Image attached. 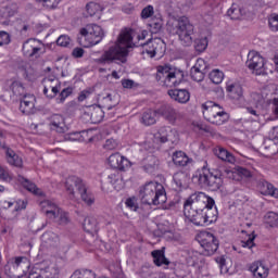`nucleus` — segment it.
<instances>
[{
	"label": "nucleus",
	"instance_id": "nucleus-1",
	"mask_svg": "<svg viewBox=\"0 0 278 278\" xmlns=\"http://www.w3.org/2000/svg\"><path fill=\"white\" fill-rule=\"evenodd\" d=\"M166 30L172 36H178L181 47H192L194 42V49L198 53H203L210 45L207 37L194 39V25L190 23V18L187 16L169 17L166 23Z\"/></svg>",
	"mask_w": 278,
	"mask_h": 278
},
{
	"label": "nucleus",
	"instance_id": "nucleus-2",
	"mask_svg": "<svg viewBox=\"0 0 278 278\" xmlns=\"http://www.w3.org/2000/svg\"><path fill=\"white\" fill-rule=\"evenodd\" d=\"M132 33V29L127 28L121 31L115 43L105 51V62H114L117 60V62L122 64H127L129 50L136 47Z\"/></svg>",
	"mask_w": 278,
	"mask_h": 278
},
{
	"label": "nucleus",
	"instance_id": "nucleus-3",
	"mask_svg": "<svg viewBox=\"0 0 278 278\" xmlns=\"http://www.w3.org/2000/svg\"><path fill=\"white\" fill-rule=\"evenodd\" d=\"M141 203L144 205H162L166 203V191L164 186L150 181L139 191Z\"/></svg>",
	"mask_w": 278,
	"mask_h": 278
},
{
	"label": "nucleus",
	"instance_id": "nucleus-4",
	"mask_svg": "<svg viewBox=\"0 0 278 278\" xmlns=\"http://www.w3.org/2000/svg\"><path fill=\"white\" fill-rule=\"evenodd\" d=\"M192 181L198 184L200 188H208V190L216 192L223 188V174H214L207 168V165H204L193 174Z\"/></svg>",
	"mask_w": 278,
	"mask_h": 278
},
{
	"label": "nucleus",
	"instance_id": "nucleus-5",
	"mask_svg": "<svg viewBox=\"0 0 278 278\" xmlns=\"http://www.w3.org/2000/svg\"><path fill=\"white\" fill-rule=\"evenodd\" d=\"M184 71L173 70L168 65H160L156 67L155 79L160 86L165 88H173L179 86L184 81Z\"/></svg>",
	"mask_w": 278,
	"mask_h": 278
},
{
	"label": "nucleus",
	"instance_id": "nucleus-6",
	"mask_svg": "<svg viewBox=\"0 0 278 278\" xmlns=\"http://www.w3.org/2000/svg\"><path fill=\"white\" fill-rule=\"evenodd\" d=\"M65 188L72 201L75 199V188H76V190L79 192L80 198L83 199L84 203H86V205H92V203H94V197L88 193L86 189V185L79 177L77 176L68 177L65 181Z\"/></svg>",
	"mask_w": 278,
	"mask_h": 278
},
{
	"label": "nucleus",
	"instance_id": "nucleus-7",
	"mask_svg": "<svg viewBox=\"0 0 278 278\" xmlns=\"http://www.w3.org/2000/svg\"><path fill=\"white\" fill-rule=\"evenodd\" d=\"M203 116L212 125H223L229 119V114L223 110L220 104L216 102L207 101L202 104Z\"/></svg>",
	"mask_w": 278,
	"mask_h": 278
},
{
	"label": "nucleus",
	"instance_id": "nucleus-8",
	"mask_svg": "<svg viewBox=\"0 0 278 278\" xmlns=\"http://www.w3.org/2000/svg\"><path fill=\"white\" fill-rule=\"evenodd\" d=\"M0 179L2 181H5L7 184H12V186H23V188H25L26 190H28V192H31L36 197H42L45 194L42 190L38 189V187L34 185V182H30L23 176H18L17 179L12 177V174H10V172L2 167L1 165Z\"/></svg>",
	"mask_w": 278,
	"mask_h": 278
},
{
	"label": "nucleus",
	"instance_id": "nucleus-9",
	"mask_svg": "<svg viewBox=\"0 0 278 278\" xmlns=\"http://www.w3.org/2000/svg\"><path fill=\"white\" fill-rule=\"evenodd\" d=\"M103 40V29L99 25H87L80 29V45L85 48L94 47Z\"/></svg>",
	"mask_w": 278,
	"mask_h": 278
},
{
	"label": "nucleus",
	"instance_id": "nucleus-10",
	"mask_svg": "<svg viewBox=\"0 0 278 278\" xmlns=\"http://www.w3.org/2000/svg\"><path fill=\"white\" fill-rule=\"evenodd\" d=\"M40 207L48 218H52L60 225L68 223V214L64 213L55 202L50 200H45L40 202Z\"/></svg>",
	"mask_w": 278,
	"mask_h": 278
},
{
	"label": "nucleus",
	"instance_id": "nucleus-11",
	"mask_svg": "<svg viewBox=\"0 0 278 278\" xmlns=\"http://www.w3.org/2000/svg\"><path fill=\"white\" fill-rule=\"evenodd\" d=\"M208 205H216L213 198L207 197L204 192H195L185 201L184 208L205 210Z\"/></svg>",
	"mask_w": 278,
	"mask_h": 278
},
{
	"label": "nucleus",
	"instance_id": "nucleus-12",
	"mask_svg": "<svg viewBox=\"0 0 278 278\" xmlns=\"http://www.w3.org/2000/svg\"><path fill=\"white\" fill-rule=\"evenodd\" d=\"M140 47H143V53H148L150 58L164 55L166 52V42L160 37H152L147 42L140 43Z\"/></svg>",
	"mask_w": 278,
	"mask_h": 278
},
{
	"label": "nucleus",
	"instance_id": "nucleus-13",
	"mask_svg": "<svg viewBox=\"0 0 278 278\" xmlns=\"http://www.w3.org/2000/svg\"><path fill=\"white\" fill-rule=\"evenodd\" d=\"M199 243L204 250V255H214L218 251V247H220V241L212 232H202Z\"/></svg>",
	"mask_w": 278,
	"mask_h": 278
},
{
	"label": "nucleus",
	"instance_id": "nucleus-14",
	"mask_svg": "<svg viewBox=\"0 0 278 278\" xmlns=\"http://www.w3.org/2000/svg\"><path fill=\"white\" fill-rule=\"evenodd\" d=\"M245 66L253 71L256 75H266V68H264V58L255 51H250L248 54V60Z\"/></svg>",
	"mask_w": 278,
	"mask_h": 278
},
{
	"label": "nucleus",
	"instance_id": "nucleus-15",
	"mask_svg": "<svg viewBox=\"0 0 278 278\" xmlns=\"http://www.w3.org/2000/svg\"><path fill=\"white\" fill-rule=\"evenodd\" d=\"M178 136L177 130L170 128V126H163L154 135V142H160L161 144L175 142Z\"/></svg>",
	"mask_w": 278,
	"mask_h": 278
},
{
	"label": "nucleus",
	"instance_id": "nucleus-16",
	"mask_svg": "<svg viewBox=\"0 0 278 278\" xmlns=\"http://www.w3.org/2000/svg\"><path fill=\"white\" fill-rule=\"evenodd\" d=\"M186 218L198 227H205V208H184Z\"/></svg>",
	"mask_w": 278,
	"mask_h": 278
},
{
	"label": "nucleus",
	"instance_id": "nucleus-17",
	"mask_svg": "<svg viewBox=\"0 0 278 278\" xmlns=\"http://www.w3.org/2000/svg\"><path fill=\"white\" fill-rule=\"evenodd\" d=\"M156 114H159V116H163V118H165V121H168L170 125H175L177 118L181 116V114L177 112V110H175L173 104L161 105L159 109H156Z\"/></svg>",
	"mask_w": 278,
	"mask_h": 278
},
{
	"label": "nucleus",
	"instance_id": "nucleus-18",
	"mask_svg": "<svg viewBox=\"0 0 278 278\" xmlns=\"http://www.w3.org/2000/svg\"><path fill=\"white\" fill-rule=\"evenodd\" d=\"M108 162L111 168H116L117 170H125V168H129V166H131L129 160L121 155L118 152L111 154Z\"/></svg>",
	"mask_w": 278,
	"mask_h": 278
},
{
	"label": "nucleus",
	"instance_id": "nucleus-19",
	"mask_svg": "<svg viewBox=\"0 0 278 278\" xmlns=\"http://www.w3.org/2000/svg\"><path fill=\"white\" fill-rule=\"evenodd\" d=\"M61 88L60 80L49 78L43 79V94H46L48 99L55 98Z\"/></svg>",
	"mask_w": 278,
	"mask_h": 278
},
{
	"label": "nucleus",
	"instance_id": "nucleus-20",
	"mask_svg": "<svg viewBox=\"0 0 278 278\" xmlns=\"http://www.w3.org/2000/svg\"><path fill=\"white\" fill-rule=\"evenodd\" d=\"M228 179H233L235 181H240L241 179H251L253 174L245 167L237 166L233 170L225 169L224 172Z\"/></svg>",
	"mask_w": 278,
	"mask_h": 278
},
{
	"label": "nucleus",
	"instance_id": "nucleus-21",
	"mask_svg": "<svg viewBox=\"0 0 278 278\" xmlns=\"http://www.w3.org/2000/svg\"><path fill=\"white\" fill-rule=\"evenodd\" d=\"M20 110L23 114H34L36 110V96L25 94L21 100Z\"/></svg>",
	"mask_w": 278,
	"mask_h": 278
},
{
	"label": "nucleus",
	"instance_id": "nucleus-22",
	"mask_svg": "<svg viewBox=\"0 0 278 278\" xmlns=\"http://www.w3.org/2000/svg\"><path fill=\"white\" fill-rule=\"evenodd\" d=\"M167 94L173 101H176V103L186 104L190 101V91L187 89H169Z\"/></svg>",
	"mask_w": 278,
	"mask_h": 278
},
{
	"label": "nucleus",
	"instance_id": "nucleus-23",
	"mask_svg": "<svg viewBox=\"0 0 278 278\" xmlns=\"http://www.w3.org/2000/svg\"><path fill=\"white\" fill-rule=\"evenodd\" d=\"M103 4L99 2L91 1L86 4L87 16H91L94 18V21H101V16H103Z\"/></svg>",
	"mask_w": 278,
	"mask_h": 278
},
{
	"label": "nucleus",
	"instance_id": "nucleus-24",
	"mask_svg": "<svg viewBox=\"0 0 278 278\" xmlns=\"http://www.w3.org/2000/svg\"><path fill=\"white\" fill-rule=\"evenodd\" d=\"M49 127L52 131L58 134H64L66 131V125L64 124V117L59 114H54L49 118Z\"/></svg>",
	"mask_w": 278,
	"mask_h": 278
},
{
	"label": "nucleus",
	"instance_id": "nucleus-25",
	"mask_svg": "<svg viewBox=\"0 0 278 278\" xmlns=\"http://www.w3.org/2000/svg\"><path fill=\"white\" fill-rule=\"evenodd\" d=\"M142 169L146 173H155V170H160V159L157 156L151 154L148 155L143 161H142Z\"/></svg>",
	"mask_w": 278,
	"mask_h": 278
},
{
	"label": "nucleus",
	"instance_id": "nucleus-26",
	"mask_svg": "<svg viewBox=\"0 0 278 278\" xmlns=\"http://www.w3.org/2000/svg\"><path fill=\"white\" fill-rule=\"evenodd\" d=\"M22 51L27 58L36 55L37 51H40V41L36 39H28L24 42Z\"/></svg>",
	"mask_w": 278,
	"mask_h": 278
},
{
	"label": "nucleus",
	"instance_id": "nucleus-27",
	"mask_svg": "<svg viewBox=\"0 0 278 278\" xmlns=\"http://www.w3.org/2000/svg\"><path fill=\"white\" fill-rule=\"evenodd\" d=\"M16 12H18V4L10 0L2 2L0 5V16L8 18V16H14Z\"/></svg>",
	"mask_w": 278,
	"mask_h": 278
},
{
	"label": "nucleus",
	"instance_id": "nucleus-28",
	"mask_svg": "<svg viewBox=\"0 0 278 278\" xmlns=\"http://www.w3.org/2000/svg\"><path fill=\"white\" fill-rule=\"evenodd\" d=\"M226 92H228V97H230V99L240 101L244 94V89L242 88V85L233 83L226 86Z\"/></svg>",
	"mask_w": 278,
	"mask_h": 278
},
{
	"label": "nucleus",
	"instance_id": "nucleus-29",
	"mask_svg": "<svg viewBox=\"0 0 278 278\" xmlns=\"http://www.w3.org/2000/svg\"><path fill=\"white\" fill-rule=\"evenodd\" d=\"M250 270L254 278H266L268 277V267L264 263L257 261L250 266Z\"/></svg>",
	"mask_w": 278,
	"mask_h": 278
},
{
	"label": "nucleus",
	"instance_id": "nucleus-30",
	"mask_svg": "<svg viewBox=\"0 0 278 278\" xmlns=\"http://www.w3.org/2000/svg\"><path fill=\"white\" fill-rule=\"evenodd\" d=\"M218 220V210L214 205L204 208V227H210L212 223Z\"/></svg>",
	"mask_w": 278,
	"mask_h": 278
},
{
	"label": "nucleus",
	"instance_id": "nucleus-31",
	"mask_svg": "<svg viewBox=\"0 0 278 278\" xmlns=\"http://www.w3.org/2000/svg\"><path fill=\"white\" fill-rule=\"evenodd\" d=\"M213 151L216 157H218L223 162H228V164H235L236 156H233V154H231L225 148L218 147V148H215Z\"/></svg>",
	"mask_w": 278,
	"mask_h": 278
},
{
	"label": "nucleus",
	"instance_id": "nucleus-32",
	"mask_svg": "<svg viewBox=\"0 0 278 278\" xmlns=\"http://www.w3.org/2000/svg\"><path fill=\"white\" fill-rule=\"evenodd\" d=\"M173 162L175 166L184 167L188 164H192V159H190L184 151H176L173 154Z\"/></svg>",
	"mask_w": 278,
	"mask_h": 278
},
{
	"label": "nucleus",
	"instance_id": "nucleus-33",
	"mask_svg": "<svg viewBox=\"0 0 278 278\" xmlns=\"http://www.w3.org/2000/svg\"><path fill=\"white\" fill-rule=\"evenodd\" d=\"M258 188L262 192V194H268L269 197H275L278 199V189L273 186V184L263 180L258 182Z\"/></svg>",
	"mask_w": 278,
	"mask_h": 278
},
{
	"label": "nucleus",
	"instance_id": "nucleus-34",
	"mask_svg": "<svg viewBox=\"0 0 278 278\" xmlns=\"http://www.w3.org/2000/svg\"><path fill=\"white\" fill-rule=\"evenodd\" d=\"M155 266H169L170 261L166 258L164 250H154L151 253Z\"/></svg>",
	"mask_w": 278,
	"mask_h": 278
},
{
	"label": "nucleus",
	"instance_id": "nucleus-35",
	"mask_svg": "<svg viewBox=\"0 0 278 278\" xmlns=\"http://www.w3.org/2000/svg\"><path fill=\"white\" fill-rule=\"evenodd\" d=\"M7 161L11 166L23 168V159H21V156L14 153L10 148H7Z\"/></svg>",
	"mask_w": 278,
	"mask_h": 278
},
{
	"label": "nucleus",
	"instance_id": "nucleus-36",
	"mask_svg": "<svg viewBox=\"0 0 278 278\" xmlns=\"http://www.w3.org/2000/svg\"><path fill=\"white\" fill-rule=\"evenodd\" d=\"M4 90H11L14 94H21L25 90V87L17 79H10L5 83Z\"/></svg>",
	"mask_w": 278,
	"mask_h": 278
},
{
	"label": "nucleus",
	"instance_id": "nucleus-37",
	"mask_svg": "<svg viewBox=\"0 0 278 278\" xmlns=\"http://www.w3.org/2000/svg\"><path fill=\"white\" fill-rule=\"evenodd\" d=\"M151 34H160L162 31V27H164V21L162 17H154L149 23Z\"/></svg>",
	"mask_w": 278,
	"mask_h": 278
},
{
	"label": "nucleus",
	"instance_id": "nucleus-38",
	"mask_svg": "<svg viewBox=\"0 0 278 278\" xmlns=\"http://www.w3.org/2000/svg\"><path fill=\"white\" fill-rule=\"evenodd\" d=\"M157 114L156 111H151L148 110L142 114L141 117V122L143 123V125L146 126H151V125H155L156 119H155V115Z\"/></svg>",
	"mask_w": 278,
	"mask_h": 278
},
{
	"label": "nucleus",
	"instance_id": "nucleus-39",
	"mask_svg": "<svg viewBox=\"0 0 278 278\" xmlns=\"http://www.w3.org/2000/svg\"><path fill=\"white\" fill-rule=\"evenodd\" d=\"M83 227L88 233H92L99 229L97 219L94 217L85 218Z\"/></svg>",
	"mask_w": 278,
	"mask_h": 278
},
{
	"label": "nucleus",
	"instance_id": "nucleus-40",
	"mask_svg": "<svg viewBox=\"0 0 278 278\" xmlns=\"http://www.w3.org/2000/svg\"><path fill=\"white\" fill-rule=\"evenodd\" d=\"M264 223L268 227H278V214L273 211L267 212L264 216Z\"/></svg>",
	"mask_w": 278,
	"mask_h": 278
},
{
	"label": "nucleus",
	"instance_id": "nucleus-41",
	"mask_svg": "<svg viewBox=\"0 0 278 278\" xmlns=\"http://www.w3.org/2000/svg\"><path fill=\"white\" fill-rule=\"evenodd\" d=\"M173 179L177 188H184L186 181H188V174H186V172H178L174 174Z\"/></svg>",
	"mask_w": 278,
	"mask_h": 278
},
{
	"label": "nucleus",
	"instance_id": "nucleus-42",
	"mask_svg": "<svg viewBox=\"0 0 278 278\" xmlns=\"http://www.w3.org/2000/svg\"><path fill=\"white\" fill-rule=\"evenodd\" d=\"M227 15L231 18V21H240V18H242V9L232 5L227 11Z\"/></svg>",
	"mask_w": 278,
	"mask_h": 278
},
{
	"label": "nucleus",
	"instance_id": "nucleus-43",
	"mask_svg": "<svg viewBox=\"0 0 278 278\" xmlns=\"http://www.w3.org/2000/svg\"><path fill=\"white\" fill-rule=\"evenodd\" d=\"M225 77V74L219 71V70H213L211 73H210V79L213 84H222L223 83V79Z\"/></svg>",
	"mask_w": 278,
	"mask_h": 278
},
{
	"label": "nucleus",
	"instance_id": "nucleus-44",
	"mask_svg": "<svg viewBox=\"0 0 278 278\" xmlns=\"http://www.w3.org/2000/svg\"><path fill=\"white\" fill-rule=\"evenodd\" d=\"M46 10H55L62 0H37Z\"/></svg>",
	"mask_w": 278,
	"mask_h": 278
},
{
	"label": "nucleus",
	"instance_id": "nucleus-45",
	"mask_svg": "<svg viewBox=\"0 0 278 278\" xmlns=\"http://www.w3.org/2000/svg\"><path fill=\"white\" fill-rule=\"evenodd\" d=\"M41 240L47 244H53V242H58L59 237L55 235V232L47 231L42 235Z\"/></svg>",
	"mask_w": 278,
	"mask_h": 278
},
{
	"label": "nucleus",
	"instance_id": "nucleus-46",
	"mask_svg": "<svg viewBox=\"0 0 278 278\" xmlns=\"http://www.w3.org/2000/svg\"><path fill=\"white\" fill-rule=\"evenodd\" d=\"M142 278H153V269L151 265H143L137 273Z\"/></svg>",
	"mask_w": 278,
	"mask_h": 278
},
{
	"label": "nucleus",
	"instance_id": "nucleus-47",
	"mask_svg": "<svg viewBox=\"0 0 278 278\" xmlns=\"http://www.w3.org/2000/svg\"><path fill=\"white\" fill-rule=\"evenodd\" d=\"M105 103L108 105V110H112L113 108H116V105H118L119 100H118V96L114 94H108L105 98Z\"/></svg>",
	"mask_w": 278,
	"mask_h": 278
},
{
	"label": "nucleus",
	"instance_id": "nucleus-48",
	"mask_svg": "<svg viewBox=\"0 0 278 278\" xmlns=\"http://www.w3.org/2000/svg\"><path fill=\"white\" fill-rule=\"evenodd\" d=\"M207 73L205 72H201L199 70H194L191 67V71H190V76H191V79H193V81H203V79H205V75Z\"/></svg>",
	"mask_w": 278,
	"mask_h": 278
},
{
	"label": "nucleus",
	"instance_id": "nucleus-49",
	"mask_svg": "<svg viewBox=\"0 0 278 278\" xmlns=\"http://www.w3.org/2000/svg\"><path fill=\"white\" fill-rule=\"evenodd\" d=\"M73 94V89L72 88H65L61 91L59 98L56 99L58 103H64L68 97Z\"/></svg>",
	"mask_w": 278,
	"mask_h": 278
},
{
	"label": "nucleus",
	"instance_id": "nucleus-50",
	"mask_svg": "<svg viewBox=\"0 0 278 278\" xmlns=\"http://www.w3.org/2000/svg\"><path fill=\"white\" fill-rule=\"evenodd\" d=\"M195 71H201L202 73H207V65L205 64V60L198 59L194 66L191 67Z\"/></svg>",
	"mask_w": 278,
	"mask_h": 278
},
{
	"label": "nucleus",
	"instance_id": "nucleus-51",
	"mask_svg": "<svg viewBox=\"0 0 278 278\" xmlns=\"http://www.w3.org/2000/svg\"><path fill=\"white\" fill-rule=\"evenodd\" d=\"M56 45L59 47H67L71 45V37L66 36V35H61L58 39H56Z\"/></svg>",
	"mask_w": 278,
	"mask_h": 278
},
{
	"label": "nucleus",
	"instance_id": "nucleus-52",
	"mask_svg": "<svg viewBox=\"0 0 278 278\" xmlns=\"http://www.w3.org/2000/svg\"><path fill=\"white\" fill-rule=\"evenodd\" d=\"M153 14H154V9H153V5L150 4L142 9L141 18H151Z\"/></svg>",
	"mask_w": 278,
	"mask_h": 278
},
{
	"label": "nucleus",
	"instance_id": "nucleus-53",
	"mask_svg": "<svg viewBox=\"0 0 278 278\" xmlns=\"http://www.w3.org/2000/svg\"><path fill=\"white\" fill-rule=\"evenodd\" d=\"M255 235H253L251 237V235H249V239L247 241H241V245L243 247V249H253V247H255Z\"/></svg>",
	"mask_w": 278,
	"mask_h": 278
},
{
	"label": "nucleus",
	"instance_id": "nucleus-54",
	"mask_svg": "<svg viewBox=\"0 0 278 278\" xmlns=\"http://www.w3.org/2000/svg\"><path fill=\"white\" fill-rule=\"evenodd\" d=\"M269 28L273 31H278V15H274L268 21Z\"/></svg>",
	"mask_w": 278,
	"mask_h": 278
},
{
	"label": "nucleus",
	"instance_id": "nucleus-55",
	"mask_svg": "<svg viewBox=\"0 0 278 278\" xmlns=\"http://www.w3.org/2000/svg\"><path fill=\"white\" fill-rule=\"evenodd\" d=\"M3 45H10V34L7 31H0V47H3Z\"/></svg>",
	"mask_w": 278,
	"mask_h": 278
},
{
	"label": "nucleus",
	"instance_id": "nucleus-56",
	"mask_svg": "<svg viewBox=\"0 0 278 278\" xmlns=\"http://www.w3.org/2000/svg\"><path fill=\"white\" fill-rule=\"evenodd\" d=\"M126 205L129 207V210H132V212L138 211V204L136 203V198H128L126 200Z\"/></svg>",
	"mask_w": 278,
	"mask_h": 278
},
{
	"label": "nucleus",
	"instance_id": "nucleus-57",
	"mask_svg": "<svg viewBox=\"0 0 278 278\" xmlns=\"http://www.w3.org/2000/svg\"><path fill=\"white\" fill-rule=\"evenodd\" d=\"M118 147V143L114 139H108L105 142V148L108 151H114Z\"/></svg>",
	"mask_w": 278,
	"mask_h": 278
},
{
	"label": "nucleus",
	"instance_id": "nucleus-58",
	"mask_svg": "<svg viewBox=\"0 0 278 278\" xmlns=\"http://www.w3.org/2000/svg\"><path fill=\"white\" fill-rule=\"evenodd\" d=\"M251 99L255 105H257V104L262 103V101H264V98L258 92L251 93Z\"/></svg>",
	"mask_w": 278,
	"mask_h": 278
},
{
	"label": "nucleus",
	"instance_id": "nucleus-59",
	"mask_svg": "<svg viewBox=\"0 0 278 278\" xmlns=\"http://www.w3.org/2000/svg\"><path fill=\"white\" fill-rule=\"evenodd\" d=\"M25 207H27V201L17 200L15 202V212H21V210H25Z\"/></svg>",
	"mask_w": 278,
	"mask_h": 278
},
{
	"label": "nucleus",
	"instance_id": "nucleus-60",
	"mask_svg": "<svg viewBox=\"0 0 278 278\" xmlns=\"http://www.w3.org/2000/svg\"><path fill=\"white\" fill-rule=\"evenodd\" d=\"M90 94H92V89H86L81 91L80 94L78 96V101H86V99H88Z\"/></svg>",
	"mask_w": 278,
	"mask_h": 278
},
{
	"label": "nucleus",
	"instance_id": "nucleus-61",
	"mask_svg": "<svg viewBox=\"0 0 278 278\" xmlns=\"http://www.w3.org/2000/svg\"><path fill=\"white\" fill-rule=\"evenodd\" d=\"M81 137L85 138L86 142H92V129L84 130Z\"/></svg>",
	"mask_w": 278,
	"mask_h": 278
},
{
	"label": "nucleus",
	"instance_id": "nucleus-62",
	"mask_svg": "<svg viewBox=\"0 0 278 278\" xmlns=\"http://www.w3.org/2000/svg\"><path fill=\"white\" fill-rule=\"evenodd\" d=\"M245 110L248 114L254 116V121H260V113L257 112V110L253 109V106H248Z\"/></svg>",
	"mask_w": 278,
	"mask_h": 278
},
{
	"label": "nucleus",
	"instance_id": "nucleus-63",
	"mask_svg": "<svg viewBox=\"0 0 278 278\" xmlns=\"http://www.w3.org/2000/svg\"><path fill=\"white\" fill-rule=\"evenodd\" d=\"M72 55L74 58H84V49L81 48H75L72 52Z\"/></svg>",
	"mask_w": 278,
	"mask_h": 278
},
{
	"label": "nucleus",
	"instance_id": "nucleus-64",
	"mask_svg": "<svg viewBox=\"0 0 278 278\" xmlns=\"http://www.w3.org/2000/svg\"><path fill=\"white\" fill-rule=\"evenodd\" d=\"M269 138H271V140H278V126H275L270 132H269Z\"/></svg>",
	"mask_w": 278,
	"mask_h": 278
}]
</instances>
